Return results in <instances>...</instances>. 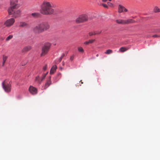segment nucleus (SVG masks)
Here are the masks:
<instances>
[{"instance_id": "a19ab883", "label": "nucleus", "mask_w": 160, "mask_h": 160, "mask_svg": "<svg viewBox=\"0 0 160 160\" xmlns=\"http://www.w3.org/2000/svg\"><path fill=\"white\" fill-rule=\"evenodd\" d=\"M62 63H63L62 64H63V65H64V63L63 62H62Z\"/></svg>"}, {"instance_id": "473e14b6", "label": "nucleus", "mask_w": 160, "mask_h": 160, "mask_svg": "<svg viewBox=\"0 0 160 160\" xmlns=\"http://www.w3.org/2000/svg\"><path fill=\"white\" fill-rule=\"evenodd\" d=\"M152 37L153 38H158V37H160V35L155 34V35H153L152 36Z\"/></svg>"}, {"instance_id": "6ab92c4d", "label": "nucleus", "mask_w": 160, "mask_h": 160, "mask_svg": "<svg viewBox=\"0 0 160 160\" xmlns=\"http://www.w3.org/2000/svg\"><path fill=\"white\" fill-rule=\"evenodd\" d=\"M153 11L155 12H160V8L156 6L154 8Z\"/></svg>"}, {"instance_id": "a211bd4d", "label": "nucleus", "mask_w": 160, "mask_h": 160, "mask_svg": "<svg viewBox=\"0 0 160 160\" xmlns=\"http://www.w3.org/2000/svg\"><path fill=\"white\" fill-rule=\"evenodd\" d=\"M8 57L5 55H2V66H3L4 65V64L7 60L8 58Z\"/></svg>"}, {"instance_id": "20e7f679", "label": "nucleus", "mask_w": 160, "mask_h": 160, "mask_svg": "<svg viewBox=\"0 0 160 160\" xmlns=\"http://www.w3.org/2000/svg\"><path fill=\"white\" fill-rule=\"evenodd\" d=\"M88 16L86 14H82L79 16L75 20V22L77 23H83L88 20Z\"/></svg>"}, {"instance_id": "4c0bfd02", "label": "nucleus", "mask_w": 160, "mask_h": 160, "mask_svg": "<svg viewBox=\"0 0 160 160\" xmlns=\"http://www.w3.org/2000/svg\"><path fill=\"white\" fill-rule=\"evenodd\" d=\"M135 22V20H132L131 19V23H133L134 22Z\"/></svg>"}, {"instance_id": "f704fd0d", "label": "nucleus", "mask_w": 160, "mask_h": 160, "mask_svg": "<svg viewBox=\"0 0 160 160\" xmlns=\"http://www.w3.org/2000/svg\"><path fill=\"white\" fill-rule=\"evenodd\" d=\"M61 73H58L57 74V76L58 77H59V79L61 77Z\"/></svg>"}, {"instance_id": "9b49d317", "label": "nucleus", "mask_w": 160, "mask_h": 160, "mask_svg": "<svg viewBox=\"0 0 160 160\" xmlns=\"http://www.w3.org/2000/svg\"><path fill=\"white\" fill-rule=\"evenodd\" d=\"M29 91L30 93L32 95H35L37 93V88L32 86H30L29 88Z\"/></svg>"}, {"instance_id": "4be33fe9", "label": "nucleus", "mask_w": 160, "mask_h": 160, "mask_svg": "<svg viewBox=\"0 0 160 160\" xmlns=\"http://www.w3.org/2000/svg\"><path fill=\"white\" fill-rule=\"evenodd\" d=\"M130 22V20L128 19L127 20H123V24H127Z\"/></svg>"}, {"instance_id": "cd10ccee", "label": "nucleus", "mask_w": 160, "mask_h": 160, "mask_svg": "<svg viewBox=\"0 0 160 160\" xmlns=\"http://www.w3.org/2000/svg\"><path fill=\"white\" fill-rule=\"evenodd\" d=\"M95 40V39H92L89 40L88 41L89 43H93Z\"/></svg>"}, {"instance_id": "f03ea898", "label": "nucleus", "mask_w": 160, "mask_h": 160, "mask_svg": "<svg viewBox=\"0 0 160 160\" xmlns=\"http://www.w3.org/2000/svg\"><path fill=\"white\" fill-rule=\"evenodd\" d=\"M16 8H9L8 10L9 14L12 15V17L15 18L20 17L21 15V10L19 9H16Z\"/></svg>"}, {"instance_id": "f8f14e48", "label": "nucleus", "mask_w": 160, "mask_h": 160, "mask_svg": "<svg viewBox=\"0 0 160 160\" xmlns=\"http://www.w3.org/2000/svg\"><path fill=\"white\" fill-rule=\"evenodd\" d=\"M128 10L121 5H119L118 7V12L119 13L126 12Z\"/></svg>"}, {"instance_id": "ea45409f", "label": "nucleus", "mask_w": 160, "mask_h": 160, "mask_svg": "<svg viewBox=\"0 0 160 160\" xmlns=\"http://www.w3.org/2000/svg\"><path fill=\"white\" fill-rule=\"evenodd\" d=\"M98 54H97V55H96V56L97 57H98Z\"/></svg>"}, {"instance_id": "9d476101", "label": "nucleus", "mask_w": 160, "mask_h": 160, "mask_svg": "<svg viewBox=\"0 0 160 160\" xmlns=\"http://www.w3.org/2000/svg\"><path fill=\"white\" fill-rule=\"evenodd\" d=\"M19 27L22 28H28L30 25L28 23L23 21L20 22L19 24Z\"/></svg>"}, {"instance_id": "7c9ffc66", "label": "nucleus", "mask_w": 160, "mask_h": 160, "mask_svg": "<svg viewBox=\"0 0 160 160\" xmlns=\"http://www.w3.org/2000/svg\"><path fill=\"white\" fill-rule=\"evenodd\" d=\"M89 35L90 36H92V35H94V32H89Z\"/></svg>"}, {"instance_id": "dca6fc26", "label": "nucleus", "mask_w": 160, "mask_h": 160, "mask_svg": "<svg viewBox=\"0 0 160 160\" xmlns=\"http://www.w3.org/2000/svg\"><path fill=\"white\" fill-rule=\"evenodd\" d=\"M31 49V47L30 46H28L24 48L22 50L23 52H28Z\"/></svg>"}, {"instance_id": "b1692460", "label": "nucleus", "mask_w": 160, "mask_h": 160, "mask_svg": "<svg viewBox=\"0 0 160 160\" xmlns=\"http://www.w3.org/2000/svg\"><path fill=\"white\" fill-rule=\"evenodd\" d=\"M78 50L80 52L83 53L84 52V50L83 48L80 47L78 48Z\"/></svg>"}, {"instance_id": "c85d7f7f", "label": "nucleus", "mask_w": 160, "mask_h": 160, "mask_svg": "<svg viewBox=\"0 0 160 160\" xmlns=\"http://www.w3.org/2000/svg\"><path fill=\"white\" fill-rule=\"evenodd\" d=\"M48 73V72L46 74H44L43 75L42 78L41 79V81H42L45 78L46 76V75Z\"/></svg>"}, {"instance_id": "f257e3e1", "label": "nucleus", "mask_w": 160, "mask_h": 160, "mask_svg": "<svg viewBox=\"0 0 160 160\" xmlns=\"http://www.w3.org/2000/svg\"><path fill=\"white\" fill-rule=\"evenodd\" d=\"M52 3L49 2L44 1L41 7L40 12L44 15H50L53 14L54 10Z\"/></svg>"}, {"instance_id": "aec40b11", "label": "nucleus", "mask_w": 160, "mask_h": 160, "mask_svg": "<svg viewBox=\"0 0 160 160\" xmlns=\"http://www.w3.org/2000/svg\"><path fill=\"white\" fill-rule=\"evenodd\" d=\"M35 81L36 82H37L38 83L40 84L42 81H41V79H40L39 78V76H37L36 77Z\"/></svg>"}, {"instance_id": "393cba45", "label": "nucleus", "mask_w": 160, "mask_h": 160, "mask_svg": "<svg viewBox=\"0 0 160 160\" xmlns=\"http://www.w3.org/2000/svg\"><path fill=\"white\" fill-rule=\"evenodd\" d=\"M102 32V30L94 31V35L99 34L101 33Z\"/></svg>"}, {"instance_id": "a878e982", "label": "nucleus", "mask_w": 160, "mask_h": 160, "mask_svg": "<svg viewBox=\"0 0 160 160\" xmlns=\"http://www.w3.org/2000/svg\"><path fill=\"white\" fill-rule=\"evenodd\" d=\"M13 37V36L12 35H9L7 37V38H6V41H9L10 39H12Z\"/></svg>"}, {"instance_id": "412c9836", "label": "nucleus", "mask_w": 160, "mask_h": 160, "mask_svg": "<svg viewBox=\"0 0 160 160\" xmlns=\"http://www.w3.org/2000/svg\"><path fill=\"white\" fill-rule=\"evenodd\" d=\"M116 22L118 24H123V20L118 19L116 20Z\"/></svg>"}, {"instance_id": "58836bf2", "label": "nucleus", "mask_w": 160, "mask_h": 160, "mask_svg": "<svg viewBox=\"0 0 160 160\" xmlns=\"http://www.w3.org/2000/svg\"><path fill=\"white\" fill-rule=\"evenodd\" d=\"M108 0H102V2H106ZM110 1H111V0H108Z\"/></svg>"}, {"instance_id": "c9c22d12", "label": "nucleus", "mask_w": 160, "mask_h": 160, "mask_svg": "<svg viewBox=\"0 0 160 160\" xmlns=\"http://www.w3.org/2000/svg\"><path fill=\"white\" fill-rule=\"evenodd\" d=\"M107 3L108 6L110 7H112V4L110 2H108Z\"/></svg>"}, {"instance_id": "5701e85b", "label": "nucleus", "mask_w": 160, "mask_h": 160, "mask_svg": "<svg viewBox=\"0 0 160 160\" xmlns=\"http://www.w3.org/2000/svg\"><path fill=\"white\" fill-rule=\"evenodd\" d=\"M112 52L113 51L112 50L108 49L105 52V53L107 54H110L112 53Z\"/></svg>"}, {"instance_id": "72a5a7b5", "label": "nucleus", "mask_w": 160, "mask_h": 160, "mask_svg": "<svg viewBox=\"0 0 160 160\" xmlns=\"http://www.w3.org/2000/svg\"><path fill=\"white\" fill-rule=\"evenodd\" d=\"M74 56L73 55L70 57V59L71 61H72L74 59Z\"/></svg>"}, {"instance_id": "0eeeda50", "label": "nucleus", "mask_w": 160, "mask_h": 160, "mask_svg": "<svg viewBox=\"0 0 160 160\" xmlns=\"http://www.w3.org/2000/svg\"><path fill=\"white\" fill-rule=\"evenodd\" d=\"M15 20L13 18H11L8 19L4 23V25L7 27H10L14 23Z\"/></svg>"}, {"instance_id": "f3484780", "label": "nucleus", "mask_w": 160, "mask_h": 160, "mask_svg": "<svg viewBox=\"0 0 160 160\" xmlns=\"http://www.w3.org/2000/svg\"><path fill=\"white\" fill-rule=\"evenodd\" d=\"M129 48L125 47H122L121 48L119 49V51L121 52H123L127 51L129 49Z\"/></svg>"}, {"instance_id": "c756f323", "label": "nucleus", "mask_w": 160, "mask_h": 160, "mask_svg": "<svg viewBox=\"0 0 160 160\" xmlns=\"http://www.w3.org/2000/svg\"><path fill=\"white\" fill-rule=\"evenodd\" d=\"M101 5L105 8H108V5L102 3Z\"/></svg>"}, {"instance_id": "6e6552de", "label": "nucleus", "mask_w": 160, "mask_h": 160, "mask_svg": "<svg viewBox=\"0 0 160 160\" xmlns=\"http://www.w3.org/2000/svg\"><path fill=\"white\" fill-rule=\"evenodd\" d=\"M33 31L36 34L42 33L39 23L33 28Z\"/></svg>"}, {"instance_id": "423d86ee", "label": "nucleus", "mask_w": 160, "mask_h": 160, "mask_svg": "<svg viewBox=\"0 0 160 160\" xmlns=\"http://www.w3.org/2000/svg\"><path fill=\"white\" fill-rule=\"evenodd\" d=\"M39 24L42 33L48 29L50 28L49 25L46 22H42Z\"/></svg>"}, {"instance_id": "4468645a", "label": "nucleus", "mask_w": 160, "mask_h": 160, "mask_svg": "<svg viewBox=\"0 0 160 160\" xmlns=\"http://www.w3.org/2000/svg\"><path fill=\"white\" fill-rule=\"evenodd\" d=\"M51 84V77H50L49 79L48 80L47 82L45 83L44 86V89L47 88Z\"/></svg>"}, {"instance_id": "2eb2a0df", "label": "nucleus", "mask_w": 160, "mask_h": 160, "mask_svg": "<svg viewBox=\"0 0 160 160\" xmlns=\"http://www.w3.org/2000/svg\"><path fill=\"white\" fill-rule=\"evenodd\" d=\"M31 15L35 18H38L41 16V14L38 12L33 13L31 14Z\"/></svg>"}, {"instance_id": "1a4fd4ad", "label": "nucleus", "mask_w": 160, "mask_h": 160, "mask_svg": "<svg viewBox=\"0 0 160 160\" xmlns=\"http://www.w3.org/2000/svg\"><path fill=\"white\" fill-rule=\"evenodd\" d=\"M18 0H10V3L11 7L10 8H17L18 7Z\"/></svg>"}, {"instance_id": "bb28decb", "label": "nucleus", "mask_w": 160, "mask_h": 160, "mask_svg": "<svg viewBox=\"0 0 160 160\" xmlns=\"http://www.w3.org/2000/svg\"><path fill=\"white\" fill-rule=\"evenodd\" d=\"M65 56V54H64V53H63L61 56V57L59 58V62H61V61H62L63 58Z\"/></svg>"}, {"instance_id": "79ce46f5", "label": "nucleus", "mask_w": 160, "mask_h": 160, "mask_svg": "<svg viewBox=\"0 0 160 160\" xmlns=\"http://www.w3.org/2000/svg\"><path fill=\"white\" fill-rule=\"evenodd\" d=\"M81 83H83V82H81Z\"/></svg>"}, {"instance_id": "7ed1b4c3", "label": "nucleus", "mask_w": 160, "mask_h": 160, "mask_svg": "<svg viewBox=\"0 0 160 160\" xmlns=\"http://www.w3.org/2000/svg\"><path fill=\"white\" fill-rule=\"evenodd\" d=\"M2 85L3 88L6 92L8 93L11 92V84L9 81L7 80L4 81L2 83Z\"/></svg>"}, {"instance_id": "39448f33", "label": "nucleus", "mask_w": 160, "mask_h": 160, "mask_svg": "<svg viewBox=\"0 0 160 160\" xmlns=\"http://www.w3.org/2000/svg\"><path fill=\"white\" fill-rule=\"evenodd\" d=\"M51 46L50 43H47L44 45L42 49V52L41 54V56H45L48 52Z\"/></svg>"}, {"instance_id": "2f4dec72", "label": "nucleus", "mask_w": 160, "mask_h": 160, "mask_svg": "<svg viewBox=\"0 0 160 160\" xmlns=\"http://www.w3.org/2000/svg\"><path fill=\"white\" fill-rule=\"evenodd\" d=\"M47 64L45 65V66L43 68V69L44 71H45L47 68Z\"/></svg>"}, {"instance_id": "e433bc0d", "label": "nucleus", "mask_w": 160, "mask_h": 160, "mask_svg": "<svg viewBox=\"0 0 160 160\" xmlns=\"http://www.w3.org/2000/svg\"><path fill=\"white\" fill-rule=\"evenodd\" d=\"M89 42L88 41H86V42H84V44H85V45H88V44H89Z\"/></svg>"}, {"instance_id": "ddd939ff", "label": "nucleus", "mask_w": 160, "mask_h": 160, "mask_svg": "<svg viewBox=\"0 0 160 160\" xmlns=\"http://www.w3.org/2000/svg\"><path fill=\"white\" fill-rule=\"evenodd\" d=\"M57 68V67L56 65H54L52 66L50 70V73L51 74H52L55 72Z\"/></svg>"}]
</instances>
